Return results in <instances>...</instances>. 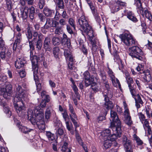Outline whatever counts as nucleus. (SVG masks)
Instances as JSON below:
<instances>
[{"instance_id": "obj_43", "label": "nucleus", "mask_w": 152, "mask_h": 152, "mask_svg": "<svg viewBox=\"0 0 152 152\" xmlns=\"http://www.w3.org/2000/svg\"><path fill=\"white\" fill-rule=\"evenodd\" d=\"M70 119L73 122L75 128V131H77V127H78L79 126V125L77 124V123L76 121V120H77V118H74V117L70 118Z\"/></svg>"}, {"instance_id": "obj_14", "label": "nucleus", "mask_w": 152, "mask_h": 152, "mask_svg": "<svg viewBox=\"0 0 152 152\" xmlns=\"http://www.w3.org/2000/svg\"><path fill=\"white\" fill-rule=\"evenodd\" d=\"M135 100V106L137 109L141 107V106L143 105L144 102L142 100L141 96L139 94L136 95H135L134 97H133Z\"/></svg>"}, {"instance_id": "obj_54", "label": "nucleus", "mask_w": 152, "mask_h": 152, "mask_svg": "<svg viewBox=\"0 0 152 152\" xmlns=\"http://www.w3.org/2000/svg\"><path fill=\"white\" fill-rule=\"evenodd\" d=\"M134 140L136 141V143L138 145H141L143 143V142L142 140H141L136 135H135Z\"/></svg>"}, {"instance_id": "obj_38", "label": "nucleus", "mask_w": 152, "mask_h": 152, "mask_svg": "<svg viewBox=\"0 0 152 152\" xmlns=\"http://www.w3.org/2000/svg\"><path fill=\"white\" fill-rule=\"evenodd\" d=\"M35 77H36V79H34V80L36 82L37 86V92H39L41 90V84L40 83H39L38 81V79L37 76L36 75H35Z\"/></svg>"}, {"instance_id": "obj_42", "label": "nucleus", "mask_w": 152, "mask_h": 152, "mask_svg": "<svg viewBox=\"0 0 152 152\" xmlns=\"http://www.w3.org/2000/svg\"><path fill=\"white\" fill-rule=\"evenodd\" d=\"M94 79L93 78L85 80V86L88 87L90 85H91L94 83Z\"/></svg>"}, {"instance_id": "obj_61", "label": "nucleus", "mask_w": 152, "mask_h": 152, "mask_svg": "<svg viewBox=\"0 0 152 152\" xmlns=\"http://www.w3.org/2000/svg\"><path fill=\"white\" fill-rule=\"evenodd\" d=\"M34 40L33 39V40H28V42L29 44V46L30 48V49H31L30 51L31 50L32 52V51L34 50V43L33 42V41Z\"/></svg>"}, {"instance_id": "obj_3", "label": "nucleus", "mask_w": 152, "mask_h": 152, "mask_svg": "<svg viewBox=\"0 0 152 152\" xmlns=\"http://www.w3.org/2000/svg\"><path fill=\"white\" fill-rule=\"evenodd\" d=\"M110 115V127L113 130H115L118 133V136H120L122 132L121 121L118 118L117 113L113 110H111Z\"/></svg>"}, {"instance_id": "obj_34", "label": "nucleus", "mask_w": 152, "mask_h": 152, "mask_svg": "<svg viewBox=\"0 0 152 152\" xmlns=\"http://www.w3.org/2000/svg\"><path fill=\"white\" fill-rule=\"evenodd\" d=\"M68 143L64 142L62 146L61 150L63 152H71V148H68Z\"/></svg>"}, {"instance_id": "obj_53", "label": "nucleus", "mask_w": 152, "mask_h": 152, "mask_svg": "<svg viewBox=\"0 0 152 152\" xmlns=\"http://www.w3.org/2000/svg\"><path fill=\"white\" fill-rule=\"evenodd\" d=\"M64 55L65 58L71 55L72 53L70 52L69 50L68 49H65L64 50Z\"/></svg>"}, {"instance_id": "obj_45", "label": "nucleus", "mask_w": 152, "mask_h": 152, "mask_svg": "<svg viewBox=\"0 0 152 152\" xmlns=\"http://www.w3.org/2000/svg\"><path fill=\"white\" fill-rule=\"evenodd\" d=\"M93 61L91 58L88 59V65L87 67L89 69H94V64H93Z\"/></svg>"}, {"instance_id": "obj_29", "label": "nucleus", "mask_w": 152, "mask_h": 152, "mask_svg": "<svg viewBox=\"0 0 152 152\" xmlns=\"http://www.w3.org/2000/svg\"><path fill=\"white\" fill-rule=\"evenodd\" d=\"M121 9V7L118 6L115 3L111 7V12L113 13H114Z\"/></svg>"}, {"instance_id": "obj_52", "label": "nucleus", "mask_w": 152, "mask_h": 152, "mask_svg": "<svg viewBox=\"0 0 152 152\" xmlns=\"http://www.w3.org/2000/svg\"><path fill=\"white\" fill-rule=\"evenodd\" d=\"M34 114V112L33 113V111L31 109H29L28 110L27 112V115L28 118H30V121L32 118H34L33 117Z\"/></svg>"}, {"instance_id": "obj_31", "label": "nucleus", "mask_w": 152, "mask_h": 152, "mask_svg": "<svg viewBox=\"0 0 152 152\" xmlns=\"http://www.w3.org/2000/svg\"><path fill=\"white\" fill-rule=\"evenodd\" d=\"M144 15L148 18L150 21L152 22V15L151 14V12L148 11L147 9L143 10Z\"/></svg>"}, {"instance_id": "obj_60", "label": "nucleus", "mask_w": 152, "mask_h": 152, "mask_svg": "<svg viewBox=\"0 0 152 152\" xmlns=\"http://www.w3.org/2000/svg\"><path fill=\"white\" fill-rule=\"evenodd\" d=\"M38 16L41 22H44L45 21L46 18L42 14L39 13Z\"/></svg>"}, {"instance_id": "obj_33", "label": "nucleus", "mask_w": 152, "mask_h": 152, "mask_svg": "<svg viewBox=\"0 0 152 152\" xmlns=\"http://www.w3.org/2000/svg\"><path fill=\"white\" fill-rule=\"evenodd\" d=\"M143 78L145 82L147 83L149 82L152 78L151 75L149 72H146L145 73Z\"/></svg>"}, {"instance_id": "obj_16", "label": "nucleus", "mask_w": 152, "mask_h": 152, "mask_svg": "<svg viewBox=\"0 0 152 152\" xmlns=\"http://www.w3.org/2000/svg\"><path fill=\"white\" fill-rule=\"evenodd\" d=\"M50 41L51 40L50 37H46L45 38L43 43V48L45 51H50L51 50Z\"/></svg>"}, {"instance_id": "obj_15", "label": "nucleus", "mask_w": 152, "mask_h": 152, "mask_svg": "<svg viewBox=\"0 0 152 152\" xmlns=\"http://www.w3.org/2000/svg\"><path fill=\"white\" fill-rule=\"evenodd\" d=\"M46 135L50 143L57 141L58 137H56L54 134L52 133L51 132H46Z\"/></svg>"}, {"instance_id": "obj_19", "label": "nucleus", "mask_w": 152, "mask_h": 152, "mask_svg": "<svg viewBox=\"0 0 152 152\" xmlns=\"http://www.w3.org/2000/svg\"><path fill=\"white\" fill-rule=\"evenodd\" d=\"M127 18L130 20L134 23H136L138 21V20L134 15V14L132 11L127 12L126 14Z\"/></svg>"}, {"instance_id": "obj_44", "label": "nucleus", "mask_w": 152, "mask_h": 152, "mask_svg": "<svg viewBox=\"0 0 152 152\" xmlns=\"http://www.w3.org/2000/svg\"><path fill=\"white\" fill-rule=\"evenodd\" d=\"M26 34L28 38V40H29L32 39L33 34L31 31L30 28L28 29L27 31L26 32Z\"/></svg>"}, {"instance_id": "obj_13", "label": "nucleus", "mask_w": 152, "mask_h": 152, "mask_svg": "<svg viewBox=\"0 0 152 152\" xmlns=\"http://www.w3.org/2000/svg\"><path fill=\"white\" fill-rule=\"evenodd\" d=\"M22 39L21 33L20 32H18L15 36V40L12 47V49L14 51L16 50L17 48H18V45L20 44L22 40Z\"/></svg>"}, {"instance_id": "obj_22", "label": "nucleus", "mask_w": 152, "mask_h": 152, "mask_svg": "<svg viewBox=\"0 0 152 152\" xmlns=\"http://www.w3.org/2000/svg\"><path fill=\"white\" fill-rule=\"evenodd\" d=\"M52 109L51 106H47L45 112V118L47 120L50 118L51 116Z\"/></svg>"}, {"instance_id": "obj_27", "label": "nucleus", "mask_w": 152, "mask_h": 152, "mask_svg": "<svg viewBox=\"0 0 152 152\" xmlns=\"http://www.w3.org/2000/svg\"><path fill=\"white\" fill-rule=\"evenodd\" d=\"M33 36L34 37L33 40H35L38 37V39H43L44 35L40 32L38 33L37 31H33Z\"/></svg>"}, {"instance_id": "obj_50", "label": "nucleus", "mask_w": 152, "mask_h": 152, "mask_svg": "<svg viewBox=\"0 0 152 152\" xmlns=\"http://www.w3.org/2000/svg\"><path fill=\"white\" fill-rule=\"evenodd\" d=\"M59 23L60 26L63 27L64 26L66 25L67 23V20L66 19L64 18H61L59 20Z\"/></svg>"}, {"instance_id": "obj_41", "label": "nucleus", "mask_w": 152, "mask_h": 152, "mask_svg": "<svg viewBox=\"0 0 152 152\" xmlns=\"http://www.w3.org/2000/svg\"><path fill=\"white\" fill-rule=\"evenodd\" d=\"M45 5V0H39L37 2V5L41 10H42L43 9Z\"/></svg>"}, {"instance_id": "obj_12", "label": "nucleus", "mask_w": 152, "mask_h": 152, "mask_svg": "<svg viewBox=\"0 0 152 152\" xmlns=\"http://www.w3.org/2000/svg\"><path fill=\"white\" fill-rule=\"evenodd\" d=\"M61 43L65 47L69 48L71 45V41L69 38L65 33H64L61 39Z\"/></svg>"}, {"instance_id": "obj_59", "label": "nucleus", "mask_w": 152, "mask_h": 152, "mask_svg": "<svg viewBox=\"0 0 152 152\" xmlns=\"http://www.w3.org/2000/svg\"><path fill=\"white\" fill-rule=\"evenodd\" d=\"M0 57L1 59L6 61V57L5 51H1L0 53Z\"/></svg>"}, {"instance_id": "obj_23", "label": "nucleus", "mask_w": 152, "mask_h": 152, "mask_svg": "<svg viewBox=\"0 0 152 152\" xmlns=\"http://www.w3.org/2000/svg\"><path fill=\"white\" fill-rule=\"evenodd\" d=\"M14 3L12 0H5V5L7 10L11 12Z\"/></svg>"}, {"instance_id": "obj_20", "label": "nucleus", "mask_w": 152, "mask_h": 152, "mask_svg": "<svg viewBox=\"0 0 152 152\" xmlns=\"http://www.w3.org/2000/svg\"><path fill=\"white\" fill-rule=\"evenodd\" d=\"M43 13L45 16L47 17H51L54 14L53 10L46 7H45L43 9Z\"/></svg>"}, {"instance_id": "obj_18", "label": "nucleus", "mask_w": 152, "mask_h": 152, "mask_svg": "<svg viewBox=\"0 0 152 152\" xmlns=\"http://www.w3.org/2000/svg\"><path fill=\"white\" fill-rule=\"evenodd\" d=\"M21 15L22 18L23 20L26 19L28 16L29 8L27 6L23 8L20 9Z\"/></svg>"}, {"instance_id": "obj_58", "label": "nucleus", "mask_w": 152, "mask_h": 152, "mask_svg": "<svg viewBox=\"0 0 152 152\" xmlns=\"http://www.w3.org/2000/svg\"><path fill=\"white\" fill-rule=\"evenodd\" d=\"M91 88L95 93H96L98 91V88H97V84L95 82H94V83L91 85Z\"/></svg>"}, {"instance_id": "obj_46", "label": "nucleus", "mask_w": 152, "mask_h": 152, "mask_svg": "<svg viewBox=\"0 0 152 152\" xmlns=\"http://www.w3.org/2000/svg\"><path fill=\"white\" fill-rule=\"evenodd\" d=\"M37 124L38 127L40 129L44 130L45 129V122H44V123H39L38 122L36 124Z\"/></svg>"}, {"instance_id": "obj_6", "label": "nucleus", "mask_w": 152, "mask_h": 152, "mask_svg": "<svg viewBox=\"0 0 152 152\" xmlns=\"http://www.w3.org/2000/svg\"><path fill=\"white\" fill-rule=\"evenodd\" d=\"M121 40L126 46H130L136 43L135 39L129 33H124L119 36Z\"/></svg>"}, {"instance_id": "obj_2", "label": "nucleus", "mask_w": 152, "mask_h": 152, "mask_svg": "<svg viewBox=\"0 0 152 152\" xmlns=\"http://www.w3.org/2000/svg\"><path fill=\"white\" fill-rule=\"evenodd\" d=\"M78 26L80 27V29L82 31L83 35V31L87 34L89 37V40L91 42L93 47L96 46L97 40L96 38L94 39V31L91 26L89 24V21L87 18L83 15L78 19L77 22Z\"/></svg>"}, {"instance_id": "obj_11", "label": "nucleus", "mask_w": 152, "mask_h": 152, "mask_svg": "<svg viewBox=\"0 0 152 152\" xmlns=\"http://www.w3.org/2000/svg\"><path fill=\"white\" fill-rule=\"evenodd\" d=\"M123 144L125 148L126 151L127 152H133V149L130 141L125 136L123 137Z\"/></svg>"}, {"instance_id": "obj_55", "label": "nucleus", "mask_w": 152, "mask_h": 152, "mask_svg": "<svg viewBox=\"0 0 152 152\" xmlns=\"http://www.w3.org/2000/svg\"><path fill=\"white\" fill-rule=\"evenodd\" d=\"M60 10L59 9H56V13L54 17V19L56 20H59L61 15L59 12Z\"/></svg>"}, {"instance_id": "obj_4", "label": "nucleus", "mask_w": 152, "mask_h": 152, "mask_svg": "<svg viewBox=\"0 0 152 152\" xmlns=\"http://www.w3.org/2000/svg\"><path fill=\"white\" fill-rule=\"evenodd\" d=\"M104 84L105 88L107 91L106 94H104L103 95L105 101L104 107L107 109H113L114 105L110 101V99L113 97V94L110 91V86L108 82H105Z\"/></svg>"}, {"instance_id": "obj_32", "label": "nucleus", "mask_w": 152, "mask_h": 152, "mask_svg": "<svg viewBox=\"0 0 152 152\" xmlns=\"http://www.w3.org/2000/svg\"><path fill=\"white\" fill-rule=\"evenodd\" d=\"M56 2L58 8L56 9H63L64 7V5L63 0H54Z\"/></svg>"}, {"instance_id": "obj_1", "label": "nucleus", "mask_w": 152, "mask_h": 152, "mask_svg": "<svg viewBox=\"0 0 152 152\" xmlns=\"http://www.w3.org/2000/svg\"><path fill=\"white\" fill-rule=\"evenodd\" d=\"M14 88L16 92L13 99L14 107L18 115L23 116L25 115V107L22 99L26 96V91L17 83L15 85Z\"/></svg>"}, {"instance_id": "obj_5", "label": "nucleus", "mask_w": 152, "mask_h": 152, "mask_svg": "<svg viewBox=\"0 0 152 152\" xmlns=\"http://www.w3.org/2000/svg\"><path fill=\"white\" fill-rule=\"evenodd\" d=\"M34 113L35 118H32L31 120V123L34 125L38 122L43 123L45 122L44 114L39 107H37L34 110Z\"/></svg>"}, {"instance_id": "obj_9", "label": "nucleus", "mask_w": 152, "mask_h": 152, "mask_svg": "<svg viewBox=\"0 0 152 152\" xmlns=\"http://www.w3.org/2000/svg\"><path fill=\"white\" fill-rule=\"evenodd\" d=\"M113 131L114 132V133L112 134H111V131L109 129H106L103 131L102 132V135L104 137V139L105 140L106 139H109L112 141H114L116 140L118 137H120L121 135V134L120 136H118V133L114 130Z\"/></svg>"}, {"instance_id": "obj_57", "label": "nucleus", "mask_w": 152, "mask_h": 152, "mask_svg": "<svg viewBox=\"0 0 152 152\" xmlns=\"http://www.w3.org/2000/svg\"><path fill=\"white\" fill-rule=\"evenodd\" d=\"M0 48L2 50L5 48V42L1 37H0Z\"/></svg>"}, {"instance_id": "obj_64", "label": "nucleus", "mask_w": 152, "mask_h": 152, "mask_svg": "<svg viewBox=\"0 0 152 152\" xmlns=\"http://www.w3.org/2000/svg\"><path fill=\"white\" fill-rule=\"evenodd\" d=\"M92 13L94 16L96 21L98 23L100 22L101 21V19L100 17L99 16L98 13L96 11Z\"/></svg>"}, {"instance_id": "obj_36", "label": "nucleus", "mask_w": 152, "mask_h": 152, "mask_svg": "<svg viewBox=\"0 0 152 152\" xmlns=\"http://www.w3.org/2000/svg\"><path fill=\"white\" fill-rule=\"evenodd\" d=\"M63 33V27L61 26L57 27L56 28L55 30L54 33L56 35H60Z\"/></svg>"}, {"instance_id": "obj_10", "label": "nucleus", "mask_w": 152, "mask_h": 152, "mask_svg": "<svg viewBox=\"0 0 152 152\" xmlns=\"http://www.w3.org/2000/svg\"><path fill=\"white\" fill-rule=\"evenodd\" d=\"M12 91V86L10 84L7 85L5 88L1 89L0 94L2 95L5 99H9L11 95Z\"/></svg>"}, {"instance_id": "obj_47", "label": "nucleus", "mask_w": 152, "mask_h": 152, "mask_svg": "<svg viewBox=\"0 0 152 152\" xmlns=\"http://www.w3.org/2000/svg\"><path fill=\"white\" fill-rule=\"evenodd\" d=\"M128 87L129 88L130 91L132 94V97H134L135 96V91L134 88L132 86V84L129 85Z\"/></svg>"}, {"instance_id": "obj_49", "label": "nucleus", "mask_w": 152, "mask_h": 152, "mask_svg": "<svg viewBox=\"0 0 152 152\" xmlns=\"http://www.w3.org/2000/svg\"><path fill=\"white\" fill-rule=\"evenodd\" d=\"M87 2L91 10L92 13L95 12V7L93 5V2L90 0L88 1Z\"/></svg>"}, {"instance_id": "obj_26", "label": "nucleus", "mask_w": 152, "mask_h": 152, "mask_svg": "<svg viewBox=\"0 0 152 152\" xmlns=\"http://www.w3.org/2000/svg\"><path fill=\"white\" fill-rule=\"evenodd\" d=\"M69 110L70 113V114L69 115L70 118L74 117V118H77V115L75 113L72 105L71 104H69Z\"/></svg>"}, {"instance_id": "obj_21", "label": "nucleus", "mask_w": 152, "mask_h": 152, "mask_svg": "<svg viewBox=\"0 0 152 152\" xmlns=\"http://www.w3.org/2000/svg\"><path fill=\"white\" fill-rule=\"evenodd\" d=\"M60 49L58 47H55L53 50V53L54 57L57 60L59 59Z\"/></svg>"}, {"instance_id": "obj_56", "label": "nucleus", "mask_w": 152, "mask_h": 152, "mask_svg": "<svg viewBox=\"0 0 152 152\" xmlns=\"http://www.w3.org/2000/svg\"><path fill=\"white\" fill-rule=\"evenodd\" d=\"M68 22L69 24L75 29V25L74 20L72 18H70L69 19Z\"/></svg>"}, {"instance_id": "obj_7", "label": "nucleus", "mask_w": 152, "mask_h": 152, "mask_svg": "<svg viewBox=\"0 0 152 152\" xmlns=\"http://www.w3.org/2000/svg\"><path fill=\"white\" fill-rule=\"evenodd\" d=\"M129 55L132 58L140 60L142 59V56L143 53L141 49L137 46H134L129 48Z\"/></svg>"}, {"instance_id": "obj_39", "label": "nucleus", "mask_w": 152, "mask_h": 152, "mask_svg": "<svg viewBox=\"0 0 152 152\" xmlns=\"http://www.w3.org/2000/svg\"><path fill=\"white\" fill-rule=\"evenodd\" d=\"M104 109H106V110L105 111V112L104 113L103 116L100 115L98 118L97 120L98 122H99L100 121H101L103 120H104L105 119V116L107 113L108 110L110 109H107L106 108L104 107Z\"/></svg>"}, {"instance_id": "obj_48", "label": "nucleus", "mask_w": 152, "mask_h": 152, "mask_svg": "<svg viewBox=\"0 0 152 152\" xmlns=\"http://www.w3.org/2000/svg\"><path fill=\"white\" fill-rule=\"evenodd\" d=\"M127 74L128 76H127V77H126V79L128 85L133 84L134 81L133 79L129 75V73H127Z\"/></svg>"}, {"instance_id": "obj_62", "label": "nucleus", "mask_w": 152, "mask_h": 152, "mask_svg": "<svg viewBox=\"0 0 152 152\" xmlns=\"http://www.w3.org/2000/svg\"><path fill=\"white\" fill-rule=\"evenodd\" d=\"M63 117L65 121L66 122L67 121V120L69 119V115L66 111H64V113H62Z\"/></svg>"}, {"instance_id": "obj_17", "label": "nucleus", "mask_w": 152, "mask_h": 152, "mask_svg": "<svg viewBox=\"0 0 152 152\" xmlns=\"http://www.w3.org/2000/svg\"><path fill=\"white\" fill-rule=\"evenodd\" d=\"M26 62L23 58H18L15 62V67L17 69H20L24 66Z\"/></svg>"}, {"instance_id": "obj_51", "label": "nucleus", "mask_w": 152, "mask_h": 152, "mask_svg": "<svg viewBox=\"0 0 152 152\" xmlns=\"http://www.w3.org/2000/svg\"><path fill=\"white\" fill-rule=\"evenodd\" d=\"M141 123L143 124V128L145 131H146V127L149 126V122L147 119H146L143 121H142Z\"/></svg>"}, {"instance_id": "obj_30", "label": "nucleus", "mask_w": 152, "mask_h": 152, "mask_svg": "<svg viewBox=\"0 0 152 152\" xmlns=\"http://www.w3.org/2000/svg\"><path fill=\"white\" fill-rule=\"evenodd\" d=\"M105 139V140L104 141V148L106 149L111 147L112 145V142H113V141L109 139Z\"/></svg>"}, {"instance_id": "obj_8", "label": "nucleus", "mask_w": 152, "mask_h": 152, "mask_svg": "<svg viewBox=\"0 0 152 152\" xmlns=\"http://www.w3.org/2000/svg\"><path fill=\"white\" fill-rule=\"evenodd\" d=\"M30 59L31 62L32 71L33 72L34 77V79H36L35 75H37L38 72V62L39 60V57L36 56H31V53L33 54V52L31 50L30 51Z\"/></svg>"}, {"instance_id": "obj_24", "label": "nucleus", "mask_w": 152, "mask_h": 152, "mask_svg": "<svg viewBox=\"0 0 152 152\" xmlns=\"http://www.w3.org/2000/svg\"><path fill=\"white\" fill-rule=\"evenodd\" d=\"M107 68L108 70L107 71V73L109 77H110V79L111 80L113 83L115 82V76L114 73L112 71V70L108 66L107 67Z\"/></svg>"}, {"instance_id": "obj_40", "label": "nucleus", "mask_w": 152, "mask_h": 152, "mask_svg": "<svg viewBox=\"0 0 152 152\" xmlns=\"http://www.w3.org/2000/svg\"><path fill=\"white\" fill-rule=\"evenodd\" d=\"M124 121L125 123L129 126H131L132 124V121L131 120V116L124 117Z\"/></svg>"}, {"instance_id": "obj_25", "label": "nucleus", "mask_w": 152, "mask_h": 152, "mask_svg": "<svg viewBox=\"0 0 152 152\" xmlns=\"http://www.w3.org/2000/svg\"><path fill=\"white\" fill-rule=\"evenodd\" d=\"M17 126L20 131L25 134L27 133L30 131L28 128L20 125L19 123H17Z\"/></svg>"}, {"instance_id": "obj_28", "label": "nucleus", "mask_w": 152, "mask_h": 152, "mask_svg": "<svg viewBox=\"0 0 152 152\" xmlns=\"http://www.w3.org/2000/svg\"><path fill=\"white\" fill-rule=\"evenodd\" d=\"M29 16L30 19L33 20L34 18V16L35 14V9L34 7L32 6H31L29 8Z\"/></svg>"}, {"instance_id": "obj_37", "label": "nucleus", "mask_w": 152, "mask_h": 152, "mask_svg": "<svg viewBox=\"0 0 152 152\" xmlns=\"http://www.w3.org/2000/svg\"><path fill=\"white\" fill-rule=\"evenodd\" d=\"M43 39H38L36 42V48L38 50H41L42 46V41Z\"/></svg>"}, {"instance_id": "obj_63", "label": "nucleus", "mask_w": 152, "mask_h": 152, "mask_svg": "<svg viewBox=\"0 0 152 152\" xmlns=\"http://www.w3.org/2000/svg\"><path fill=\"white\" fill-rule=\"evenodd\" d=\"M83 75L85 80L88 79L92 78V77H90L89 72L87 71L85 72L84 73Z\"/></svg>"}, {"instance_id": "obj_35", "label": "nucleus", "mask_w": 152, "mask_h": 152, "mask_svg": "<svg viewBox=\"0 0 152 152\" xmlns=\"http://www.w3.org/2000/svg\"><path fill=\"white\" fill-rule=\"evenodd\" d=\"M53 44L54 46H58L61 43L60 39L58 37H54L52 39Z\"/></svg>"}]
</instances>
